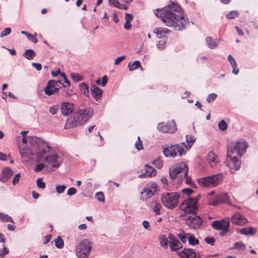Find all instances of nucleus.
<instances>
[{"label":"nucleus","instance_id":"1","mask_svg":"<svg viewBox=\"0 0 258 258\" xmlns=\"http://www.w3.org/2000/svg\"><path fill=\"white\" fill-rule=\"evenodd\" d=\"M181 10L179 5L172 3L167 7L157 9L155 14L161 18L166 26L173 27L176 30L182 31L188 24V20Z\"/></svg>","mask_w":258,"mask_h":258},{"label":"nucleus","instance_id":"2","mask_svg":"<svg viewBox=\"0 0 258 258\" xmlns=\"http://www.w3.org/2000/svg\"><path fill=\"white\" fill-rule=\"evenodd\" d=\"M32 142L37 144L40 150L37 153V159L40 161H45L46 163L52 168H57L62 162L61 157L56 154H51L50 147L48 144L39 138H34Z\"/></svg>","mask_w":258,"mask_h":258},{"label":"nucleus","instance_id":"3","mask_svg":"<svg viewBox=\"0 0 258 258\" xmlns=\"http://www.w3.org/2000/svg\"><path fill=\"white\" fill-rule=\"evenodd\" d=\"M248 145L243 140H239L236 143H231L228 146L227 156L230 158L236 170L240 167V162L238 157H241L245 152Z\"/></svg>","mask_w":258,"mask_h":258},{"label":"nucleus","instance_id":"4","mask_svg":"<svg viewBox=\"0 0 258 258\" xmlns=\"http://www.w3.org/2000/svg\"><path fill=\"white\" fill-rule=\"evenodd\" d=\"M179 198V194L177 192H165L162 194L161 201L165 207L172 210L178 206Z\"/></svg>","mask_w":258,"mask_h":258},{"label":"nucleus","instance_id":"5","mask_svg":"<svg viewBox=\"0 0 258 258\" xmlns=\"http://www.w3.org/2000/svg\"><path fill=\"white\" fill-rule=\"evenodd\" d=\"M188 169L187 165L184 162L173 165L169 168V170L170 178L173 180L178 178V181L180 182L183 175L186 176L187 173H188Z\"/></svg>","mask_w":258,"mask_h":258},{"label":"nucleus","instance_id":"6","mask_svg":"<svg viewBox=\"0 0 258 258\" xmlns=\"http://www.w3.org/2000/svg\"><path fill=\"white\" fill-rule=\"evenodd\" d=\"M92 249L91 243L87 239L80 242L77 246L76 252L79 258H87Z\"/></svg>","mask_w":258,"mask_h":258},{"label":"nucleus","instance_id":"7","mask_svg":"<svg viewBox=\"0 0 258 258\" xmlns=\"http://www.w3.org/2000/svg\"><path fill=\"white\" fill-rule=\"evenodd\" d=\"M199 199L200 196H199L185 200L181 204L180 209L186 213L196 214L197 209V202Z\"/></svg>","mask_w":258,"mask_h":258},{"label":"nucleus","instance_id":"8","mask_svg":"<svg viewBox=\"0 0 258 258\" xmlns=\"http://www.w3.org/2000/svg\"><path fill=\"white\" fill-rule=\"evenodd\" d=\"M34 138H37L36 137H29V143L31 145L30 149L27 147H24L23 148H20V154L21 157H26L29 159L32 158L33 155H36L37 158V153L40 151L39 147L37 146V144L35 142H32V139Z\"/></svg>","mask_w":258,"mask_h":258},{"label":"nucleus","instance_id":"9","mask_svg":"<svg viewBox=\"0 0 258 258\" xmlns=\"http://www.w3.org/2000/svg\"><path fill=\"white\" fill-rule=\"evenodd\" d=\"M181 144L184 147H186L185 143H182ZM163 152L164 155L167 157H175L177 153H179V155L180 156L185 153L184 148L182 147V146L178 144L171 145L170 146L164 148Z\"/></svg>","mask_w":258,"mask_h":258},{"label":"nucleus","instance_id":"10","mask_svg":"<svg viewBox=\"0 0 258 258\" xmlns=\"http://www.w3.org/2000/svg\"><path fill=\"white\" fill-rule=\"evenodd\" d=\"M93 114V110L91 108H87L76 113L74 115L78 123L81 125L86 122Z\"/></svg>","mask_w":258,"mask_h":258},{"label":"nucleus","instance_id":"11","mask_svg":"<svg viewBox=\"0 0 258 258\" xmlns=\"http://www.w3.org/2000/svg\"><path fill=\"white\" fill-rule=\"evenodd\" d=\"M229 225L230 220L228 218H225L221 220H216L212 223V226L214 229L223 231V233H221V235L228 232Z\"/></svg>","mask_w":258,"mask_h":258},{"label":"nucleus","instance_id":"12","mask_svg":"<svg viewBox=\"0 0 258 258\" xmlns=\"http://www.w3.org/2000/svg\"><path fill=\"white\" fill-rule=\"evenodd\" d=\"M190 216H186L185 218L186 224L191 229L199 228L202 224V219L195 214H191Z\"/></svg>","mask_w":258,"mask_h":258},{"label":"nucleus","instance_id":"13","mask_svg":"<svg viewBox=\"0 0 258 258\" xmlns=\"http://www.w3.org/2000/svg\"><path fill=\"white\" fill-rule=\"evenodd\" d=\"M158 129L163 133H167L172 134L175 133L176 130V124L173 120L168 122H161L158 125Z\"/></svg>","mask_w":258,"mask_h":258},{"label":"nucleus","instance_id":"14","mask_svg":"<svg viewBox=\"0 0 258 258\" xmlns=\"http://www.w3.org/2000/svg\"><path fill=\"white\" fill-rule=\"evenodd\" d=\"M168 238L170 240L169 246L171 251L177 250L182 247V244L173 234L170 233L168 235Z\"/></svg>","mask_w":258,"mask_h":258},{"label":"nucleus","instance_id":"15","mask_svg":"<svg viewBox=\"0 0 258 258\" xmlns=\"http://www.w3.org/2000/svg\"><path fill=\"white\" fill-rule=\"evenodd\" d=\"M231 220L233 224L239 226H242L247 223V219L239 213L234 214Z\"/></svg>","mask_w":258,"mask_h":258},{"label":"nucleus","instance_id":"16","mask_svg":"<svg viewBox=\"0 0 258 258\" xmlns=\"http://www.w3.org/2000/svg\"><path fill=\"white\" fill-rule=\"evenodd\" d=\"M178 255L181 258H199L197 257L195 251L190 248H184L183 250L178 252Z\"/></svg>","mask_w":258,"mask_h":258},{"label":"nucleus","instance_id":"17","mask_svg":"<svg viewBox=\"0 0 258 258\" xmlns=\"http://www.w3.org/2000/svg\"><path fill=\"white\" fill-rule=\"evenodd\" d=\"M211 183V187H214L221 183L223 179V174L221 173L209 176Z\"/></svg>","mask_w":258,"mask_h":258},{"label":"nucleus","instance_id":"18","mask_svg":"<svg viewBox=\"0 0 258 258\" xmlns=\"http://www.w3.org/2000/svg\"><path fill=\"white\" fill-rule=\"evenodd\" d=\"M74 105L72 103L64 102L62 104L60 108V111L63 115L70 114L74 110Z\"/></svg>","mask_w":258,"mask_h":258},{"label":"nucleus","instance_id":"19","mask_svg":"<svg viewBox=\"0 0 258 258\" xmlns=\"http://www.w3.org/2000/svg\"><path fill=\"white\" fill-rule=\"evenodd\" d=\"M13 175V172L10 168H4L0 175V181L3 183L7 182Z\"/></svg>","mask_w":258,"mask_h":258},{"label":"nucleus","instance_id":"20","mask_svg":"<svg viewBox=\"0 0 258 258\" xmlns=\"http://www.w3.org/2000/svg\"><path fill=\"white\" fill-rule=\"evenodd\" d=\"M145 172L139 175L140 178H144L145 177H152L155 176L156 174V170L152 166L146 164L145 166Z\"/></svg>","mask_w":258,"mask_h":258},{"label":"nucleus","instance_id":"21","mask_svg":"<svg viewBox=\"0 0 258 258\" xmlns=\"http://www.w3.org/2000/svg\"><path fill=\"white\" fill-rule=\"evenodd\" d=\"M91 93L96 101L102 97V90L95 85L91 86Z\"/></svg>","mask_w":258,"mask_h":258},{"label":"nucleus","instance_id":"22","mask_svg":"<svg viewBox=\"0 0 258 258\" xmlns=\"http://www.w3.org/2000/svg\"><path fill=\"white\" fill-rule=\"evenodd\" d=\"M170 32L171 31L167 28L161 27L156 28L153 30V32L156 34L157 37L159 38H161L162 37H163V38H166L165 37V35Z\"/></svg>","mask_w":258,"mask_h":258},{"label":"nucleus","instance_id":"23","mask_svg":"<svg viewBox=\"0 0 258 258\" xmlns=\"http://www.w3.org/2000/svg\"><path fill=\"white\" fill-rule=\"evenodd\" d=\"M79 123H78V121L75 119V117L74 115L72 118H70L68 119L66 123L64 128L68 129L70 128L76 127L80 126Z\"/></svg>","mask_w":258,"mask_h":258},{"label":"nucleus","instance_id":"24","mask_svg":"<svg viewBox=\"0 0 258 258\" xmlns=\"http://www.w3.org/2000/svg\"><path fill=\"white\" fill-rule=\"evenodd\" d=\"M51 82H48L47 86L44 88V92L45 94L48 96H51L55 93H57L58 91V89L54 88L52 87Z\"/></svg>","mask_w":258,"mask_h":258},{"label":"nucleus","instance_id":"25","mask_svg":"<svg viewBox=\"0 0 258 258\" xmlns=\"http://www.w3.org/2000/svg\"><path fill=\"white\" fill-rule=\"evenodd\" d=\"M198 183L200 186L203 187H211L210 176L202 177L198 179Z\"/></svg>","mask_w":258,"mask_h":258},{"label":"nucleus","instance_id":"26","mask_svg":"<svg viewBox=\"0 0 258 258\" xmlns=\"http://www.w3.org/2000/svg\"><path fill=\"white\" fill-rule=\"evenodd\" d=\"M108 4L110 6L120 10H126L128 8L126 5L120 4L118 0H108Z\"/></svg>","mask_w":258,"mask_h":258},{"label":"nucleus","instance_id":"27","mask_svg":"<svg viewBox=\"0 0 258 258\" xmlns=\"http://www.w3.org/2000/svg\"><path fill=\"white\" fill-rule=\"evenodd\" d=\"M217 200H219L220 204H228L230 205L229 197L226 192L217 195Z\"/></svg>","mask_w":258,"mask_h":258},{"label":"nucleus","instance_id":"28","mask_svg":"<svg viewBox=\"0 0 258 258\" xmlns=\"http://www.w3.org/2000/svg\"><path fill=\"white\" fill-rule=\"evenodd\" d=\"M228 59L230 62L233 68V73H234L235 75H237L239 73V69L237 68V63L234 58L230 54L228 56Z\"/></svg>","mask_w":258,"mask_h":258},{"label":"nucleus","instance_id":"29","mask_svg":"<svg viewBox=\"0 0 258 258\" xmlns=\"http://www.w3.org/2000/svg\"><path fill=\"white\" fill-rule=\"evenodd\" d=\"M151 207L156 215L160 214V210L162 208L161 204L157 201H152Z\"/></svg>","mask_w":258,"mask_h":258},{"label":"nucleus","instance_id":"30","mask_svg":"<svg viewBox=\"0 0 258 258\" xmlns=\"http://www.w3.org/2000/svg\"><path fill=\"white\" fill-rule=\"evenodd\" d=\"M160 245L163 248H167L169 244L168 236L167 237L166 235L162 234L159 237Z\"/></svg>","mask_w":258,"mask_h":258},{"label":"nucleus","instance_id":"31","mask_svg":"<svg viewBox=\"0 0 258 258\" xmlns=\"http://www.w3.org/2000/svg\"><path fill=\"white\" fill-rule=\"evenodd\" d=\"M206 41L208 45V47L211 49H214L216 47L218 43L216 42L215 40H213V39L211 37H207L206 38Z\"/></svg>","mask_w":258,"mask_h":258},{"label":"nucleus","instance_id":"32","mask_svg":"<svg viewBox=\"0 0 258 258\" xmlns=\"http://www.w3.org/2000/svg\"><path fill=\"white\" fill-rule=\"evenodd\" d=\"M23 56L27 59L31 60L36 56V53L33 49H27L23 53Z\"/></svg>","mask_w":258,"mask_h":258},{"label":"nucleus","instance_id":"33","mask_svg":"<svg viewBox=\"0 0 258 258\" xmlns=\"http://www.w3.org/2000/svg\"><path fill=\"white\" fill-rule=\"evenodd\" d=\"M208 160L212 167H214L216 163L219 162L218 157L213 153L209 154Z\"/></svg>","mask_w":258,"mask_h":258},{"label":"nucleus","instance_id":"34","mask_svg":"<svg viewBox=\"0 0 258 258\" xmlns=\"http://www.w3.org/2000/svg\"><path fill=\"white\" fill-rule=\"evenodd\" d=\"M256 230L252 227L244 228L240 230V233L243 235H253L255 233Z\"/></svg>","mask_w":258,"mask_h":258},{"label":"nucleus","instance_id":"35","mask_svg":"<svg viewBox=\"0 0 258 258\" xmlns=\"http://www.w3.org/2000/svg\"><path fill=\"white\" fill-rule=\"evenodd\" d=\"M141 67V63L139 60H136L133 63L130 62L128 63V67L130 71H133Z\"/></svg>","mask_w":258,"mask_h":258},{"label":"nucleus","instance_id":"36","mask_svg":"<svg viewBox=\"0 0 258 258\" xmlns=\"http://www.w3.org/2000/svg\"><path fill=\"white\" fill-rule=\"evenodd\" d=\"M0 220L3 222H11L14 223L11 217L4 213H0Z\"/></svg>","mask_w":258,"mask_h":258},{"label":"nucleus","instance_id":"37","mask_svg":"<svg viewBox=\"0 0 258 258\" xmlns=\"http://www.w3.org/2000/svg\"><path fill=\"white\" fill-rule=\"evenodd\" d=\"M21 33L25 34L29 39H30L31 41H32L34 43H37L38 40H37V38L36 37V33L35 34V35L34 36L25 31H22Z\"/></svg>","mask_w":258,"mask_h":258},{"label":"nucleus","instance_id":"38","mask_svg":"<svg viewBox=\"0 0 258 258\" xmlns=\"http://www.w3.org/2000/svg\"><path fill=\"white\" fill-rule=\"evenodd\" d=\"M167 40V38H164L159 40L156 44L157 48L160 50L164 49L166 47Z\"/></svg>","mask_w":258,"mask_h":258},{"label":"nucleus","instance_id":"39","mask_svg":"<svg viewBox=\"0 0 258 258\" xmlns=\"http://www.w3.org/2000/svg\"><path fill=\"white\" fill-rule=\"evenodd\" d=\"M55 246L58 248H62L64 246V242L60 236H58L54 240Z\"/></svg>","mask_w":258,"mask_h":258},{"label":"nucleus","instance_id":"40","mask_svg":"<svg viewBox=\"0 0 258 258\" xmlns=\"http://www.w3.org/2000/svg\"><path fill=\"white\" fill-rule=\"evenodd\" d=\"M181 232L180 233H178L177 234L178 237L180 238L181 241L185 243L186 242V239L187 238V236L189 235V233H185L184 232L181 230Z\"/></svg>","mask_w":258,"mask_h":258},{"label":"nucleus","instance_id":"41","mask_svg":"<svg viewBox=\"0 0 258 258\" xmlns=\"http://www.w3.org/2000/svg\"><path fill=\"white\" fill-rule=\"evenodd\" d=\"M188 239L189 244L191 245H198L199 243V240L192 235H189Z\"/></svg>","mask_w":258,"mask_h":258},{"label":"nucleus","instance_id":"42","mask_svg":"<svg viewBox=\"0 0 258 258\" xmlns=\"http://www.w3.org/2000/svg\"><path fill=\"white\" fill-rule=\"evenodd\" d=\"M80 89L83 92L84 94L86 96H88L89 91V87L85 83H81L80 85Z\"/></svg>","mask_w":258,"mask_h":258},{"label":"nucleus","instance_id":"43","mask_svg":"<svg viewBox=\"0 0 258 258\" xmlns=\"http://www.w3.org/2000/svg\"><path fill=\"white\" fill-rule=\"evenodd\" d=\"M239 13L236 11H232L226 14V18L229 19H232L237 17Z\"/></svg>","mask_w":258,"mask_h":258},{"label":"nucleus","instance_id":"44","mask_svg":"<svg viewBox=\"0 0 258 258\" xmlns=\"http://www.w3.org/2000/svg\"><path fill=\"white\" fill-rule=\"evenodd\" d=\"M52 82V83H51V86L52 87L56 89H60L61 87H60V85H63V84L61 83L59 81H55V80H49L48 82Z\"/></svg>","mask_w":258,"mask_h":258},{"label":"nucleus","instance_id":"45","mask_svg":"<svg viewBox=\"0 0 258 258\" xmlns=\"http://www.w3.org/2000/svg\"><path fill=\"white\" fill-rule=\"evenodd\" d=\"M71 77L72 79L76 82H79L83 80V77L76 73H71Z\"/></svg>","mask_w":258,"mask_h":258},{"label":"nucleus","instance_id":"46","mask_svg":"<svg viewBox=\"0 0 258 258\" xmlns=\"http://www.w3.org/2000/svg\"><path fill=\"white\" fill-rule=\"evenodd\" d=\"M186 140L188 144L189 147H191V146L195 142V138L193 136L188 135L186 136Z\"/></svg>","mask_w":258,"mask_h":258},{"label":"nucleus","instance_id":"47","mask_svg":"<svg viewBox=\"0 0 258 258\" xmlns=\"http://www.w3.org/2000/svg\"><path fill=\"white\" fill-rule=\"evenodd\" d=\"M219 128L222 131H225L227 128V124L225 120H222L218 123Z\"/></svg>","mask_w":258,"mask_h":258},{"label":"nucleus","instance_id":"48","mask_svg":"<svg viewBox=\"0 0 258 258\" xmlns=\"http://www.w3.org/2000/svg\"><path fill=\"white\" fill-rule=\"evenodd\" d=\"M135 147L138 151L143 149L142 141L139 136L138 137V140L135 143Z\"/></svg>","mask_w":258,"mask_h":258},{"label":"nucleus","instance_id":"49","mask_svg":"<svg viewBox=\"0 0 258 258\" xmlns=\"http://www.w3.org/2000/svg\"><path fill=\"white\" fill-rule=\"evenodd\" d=\"M234 248L239 250H244L245 248V245L242 242L235 243Z\"/></svg>","mask_w":258,"mask_h":258},{"label":"nucleus","instance_id":"50","mask_svg":"<svg viewBox=\"0 0 258 258\" xmlns=\"http://www.w3.org/2000/svg\"><path fill=\"white\" fill-rule=\"evenodd\" d=\"M96 198L100 202H104L105 198L102 192H97L95 195Z\"/></svg>","mask_w":258,"mask_h":258},{"label":"nucleus","instance_id":"51","mask_svg":"<svg viewBox=\"0 0 258 258\" xmlns=\"http://www.w3.org/2000/svg\"><path fill=\"white\" fill-rule=\"evenodd\" d=\"M217 97V95L215 93H211L208 95L206 100L208 102L210 103L213 102Z\"/></svg>","mask_w":258,"mask_h":258},{"label":"nucleus","instance_id":"52","mask_svg":"<svg viewBox=\"0 0 258 258\" xmlns=\"http://www.w3.org/2000/svg\"><path fill=\"white\" fill-rule=\"evenodd\" d=\"M9 252V249L4 245L3 249H0V257H4L6 254Z\"/></svg>","mask_w":258,"mask_h":258},{"label":"nucleus","instance_id":"53","mask_svg":"<svg viewBox=\"0 0 258 258\" xmlns=\"http://www.w3.org/2000/svg\"><path fill=\"white\" fill-rule=\"evenodd\" d=\"M107 81H108L107 77L106 76H104L102 77V83H100V80L99 79L97 80L96 81V83L98 84L101 85L102 86H106V85L107 84Z\"/></svg>","mask_w":258,"mask_h":258},{"label":"nucleus","instance_id":"54","mask_svg":"<svg viewBox=\"0 0 258 258\" xmlns=\"http://www.w3.org/2000/svg\"><path fill=\"white\" fill-rule=\"evenodd\" d=\"M66 187V186L64 185H57L56 186V191L58 194H61L64 191Z\"/></svg>","mask_w":258,"mask_h":258},{"label":"nucleus","instance_id":"55","mask_svg":"<svg viewBox=\"0 0 258 258\" xmlns=\"http://www.w3.org/2000/svg\"><path fill=\"white\" fill-rule=\"evenodd\" d=\"M205 241L211 245H214L215 241V239L214 237H207L205 239Z\"/></svg>","mask_w":258,"mask_h":258},{"label":"nucleus","instance_id":"56","mask_svg":"<svg viewBox=\"0 0 258 258\" xmlns=\"http://www.w3.org/2000/svg\"><path fill=\"white\" fill-rule=\"evenodd\" d=\"M152 163L154 164L156 167L160 169L163 166V162L160 159H157L153 161Z\"/></svg>","mask_w":258,"mask_h":258},{"label":"nucleus","instance_id":"57","mask_svg":"<svg viewBox=\"0 0 258 258\" xmlns=\"http://www.w3.org/2000/svg\"><path fill=\"white\" fill-rule=\"evenodd\" d=\"M37 185L38 187L44 189L45 187V183L42 180L41 178L38 179L36 181Z\"/></svg>","mask_w":258,"mask_h":258},{"label":"nucleus","instance_id":"58","mask_svg":"<svg viewBox=\"0 0 258 258\" xmlns=\"http://www.w3.org/2000/svg\"><path fill=\"white\" fill-rule=\"evenodd\" d=\"M209 204H210L212 206H216L218 204H220L219 200H217V196L215 198H214L213 199H211L209 200Z\"/></svg>","mask_w":258,"mask_h":258},{"label":"nucleus","instance_id":"59","mask_svg":"<svg viewBox=\"0 0 258 258\" xmlns=\"http://www.w3.org/2000/svg\"><path fill=\"white\" fill-rule=\"evenodd\" d=\"M11 29L10 28H6L4 31L1 33V37H3L10 34Z\"/></svg>","mask_w":258,"mask_h":258},{"label":"nucleus","instance_id":"60","mask_svg":"<svg viewBox=\"0 0 258 258\" xmlns=\"http://www.w3.org/2000/svg\"><path fill=\"white\" fill-rule=\"evenodd\" d=\"M44 167H45V165L43 163L38 164L35 167L34 170L36 172L40 171L44 168Z\"/></svg>","mask_w":258,"mask_h":258},{"label":"nucleus","instance_id":"61","mask_svg":"<svg viewBox=\"0 0 258 258\" xmlns=\"http://www.w3.org/2000/svg\"><path fill=\"white\" fill-rule=\"evenodd\" d=\"M58 107L55 106H52L49 108V112L52 115L56 114Z\"/></svg>","mask_w":258,"mask_h":258},{"label":"nucleus","instance_id":"62","mask_svg":"<svg viewBox=\"0 0 258 258\" xmlns=\"http://www.w3.org/2000/svg\"><path fill=\"white\" fill-rule=\"evenodd\" d=\"M21 177L20 173L17 174L15 177H14L13 179V185H15L16 184L18 183L19 182V181L20 180Z\"/></svg>","mask_w":258,"mask_h":258},{"label":"nucleus","instance_id":"63","mask_svg":"<svg viewBox=\"0 0 258 258\" xmlns=\"http://www.w3.org/2000/svg\"><path fill=\"white\" fill-rule=\"evenodd\" d=\"M77 192V190L74 187L70 188L67 191V195L69 196H73L76 194Z\"/></svg>","mask_w":258,"mask_h":258},{"label":"nucleus","instance_id":"64","mask_svg":"<svg viewBox=\"0 0 258 258\" xmlns=\"http://www.w3.org/2000/svg\"><path fill=\"white\" fill-rule=\"evenodd\" d=\"M125 58V56H121L116 58L114 60V64L117 65L120 63L122 60H123Z\"/></svg>","mask_w":258,"mask_h":258}]
</instances>
